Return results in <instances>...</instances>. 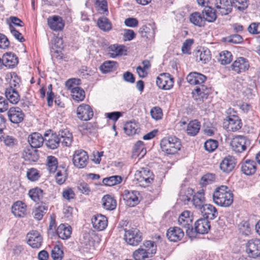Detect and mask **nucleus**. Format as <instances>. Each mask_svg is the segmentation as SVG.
I'll return each mask as SVG.
<instances>
[{
  "label": "nucleus",
  "instance_id": "nucleus-3",
  "mask_svg": "<svg viewBox=\"0 0 260 260\" xmlns=\"http://www.w3.org/2000/svg\"><path fill=\"white\" fill-rule=\"evenodd\" d=\"M156 251V245L154 241H144L143 245L133 252V257L135 260H144L151 257Z\"/></svg>",
  "mask_w": 260,
  "mask_h": 260
},
{
  "label": "nucleus",
  "instance_id": "nucleus-36",
  "mask_svg": "<svg viewBox=\"0 0 260 260\" xmlns=\"http://www.w3.org/2000/svg\"><path fill=\"white\" fill-rule=\"evenodd\" d=\"M48 208V207L46 204L42 203L34 209L32 211L34 217L38 220H41L47 213Z\"/></svg>",
  "mask_w": 260,
  "mask_h": 260
},
{
  "label": "nucleus",
  "instance_id": "nucleus-32",
  "mask_svg": "<svg viewBox=\"0 0 260 260\" xmlns=\"http://www.w3.org/2000/svg\"><path fill=\"white\" fill-rule=\"evenodd\" d=\"M45 139L38 133H34L29 136L28 141L33 148H39L43 144Z\"/></svg>",
  "mask_w": 260,
  "mask_h": 260
},
{
  "label": "nucleus",
  "instance_id": "nucleus-43",
  "mask_svg": "<svg viewBox=\"0 0 260 260\" xmlns=\"http://www.w3.org/2000/svg\"><path fill=\"white\" fill-rule=\"evenodd\" d=\"M108 49L110 56L113 58L122 55L123 51H125L124 46L115 44L111 45Z\"/></svg>",
  "mask_w": 260,
  "mask_h": 260
},
{
  "label": "nucleus",
  "instance_id": "nucleus-42",
  "mask_svg": "<svg viewBox=\"0 0 260 260\" xmlns=\"http://www.w3.org/2000/svg\"><path fill=\"white\" fill-rule=\"evenodd\" d=\"M72 96L74 100L79 102L84 100L85 98L84 91L79 86H76V88L72 89L71 91Z\"/></svg>",
  "mask_w": 260,
  "mask_h": 260
},
{
  "label": "nucleus",
  "instance_id": "nucleus-52",
  "mask_svg": "<svg viewBox=\"0 0 260 260\" xmlns=\"http://www.w3.org/2000/svg\"><path fill=\"white\" fill-rule=\"evenodd\" d=\"M55 179L56 182L58 184H62L67 179L66 170L64 168H62L61 170H57L55 175Z\"/></svg>",
  "mask_w": 260,
  "mask_h": 260
},
{
  "label": "nucleus",
  "instance_id": "nucleus-1",
  "mask_svg": "<svg viewBox=\"0 0 260 260\" xmlns=\"http://www.w3.org/2000/svg\"><path fill=\"white\" fill-rule=\"evenodd\" d=\"M206 79L205 75L197 72L190 73L186 77L189 84L197 85L192 91L193 98L196 101H203L211 92L210 88L203 84Z\"/></svg>",
  "mask_w": 260,
  "mask_h": 260
},
{
  "label": "nucleus",
  "instance_id": "nucleus-13",
  "mask_svg": "<svg viewBox=\"0 0 260 260\" xmlns=\"http://www.w3.org/2000/svg\"><path fill=\"white\" fill-rule=\"evenodd\" d=\"M139 195L138 191L128 190H125L122 194L126 205L129 207H134L139 203Z\"/></svg>",
  "mask_w": 260,
  "mask_h": 260
},
{
  "label": "nucleus",
  "instance_id": "nucleus-23",
  "mask_svg": "<svg viewBox=\"0 0 260 260\" xmlns=\"http://www.w3.org/2000/svg\"><path fill=\"white\" fill-rule=\"evenodd\" d=\"M47 23L50 28L54 31L61 30L64 26L62 18L57 15L49 17L47 19Z\"/></svg>",
  "mask_w": 260,
  "mask_h": 260
},
{
  "label": "nucleus",
  "instance_id": "nucleus-63",
  "mask_svg": "<svg viewBox=\"0 0 260 260\" xmlns=\"http://www.w3.org/2000/svg\"><path fill=\"white\" fill-rule=\"evenodd\" d=\"M150 113L152 117L155 119L158 120L161 119L162 116V111L159 107H154L151 110Z\"/></svg>",
  "mask_w": 260,
  "mask_h": 260
},
{
  "label": "nucleus",
  "instance_id": "nucleus-60",
  "mask_svg": "<svg viewBox=\"0 0 260 260\" xmlns=\"http://www.w3.org/2000/svg\"><path fill=\"white\" fill-rule=\"evenodd\" d=\"M11 76V79L10 81V87L12 86V88L16 89L17 87H19L20 78L15 73H12Z\"/></svg>",
  "mask_w": 260,
  "mask_h": 260
},
{
  "label": "nucleus",
  "instance_id": "nucleus-7",
  "mask_svg": "<svg viewBox=\"0 0 260 260\" xmlns=\"http://www.w3.org/2000/svg\"><path fill=\"white\" fill-rule=\"evenodd\" d=\"M124 239L126 242L132 246L138 245L142 240V233L136 228L125 230Z\"/></svg>",
  "mask_w": 260,
  "mask_h": 260
},
{
  "label": "nucleus",
  "instance_id": "nucleus-26",
  "mask_svg": "<svg viewBox=\"0 0 260 260\" xmlns=\"http://www.w3.org/2000/svg\"><path fill=\"white\" fill-rule=\"evenodd\" d=\"M204 191L201 190L193 195L191 202L194 208L202 210L203 208L206 205L205 204V198L204 197Z\"/></svg>",
  "mask_w": 260,
  "mask_h": 260
},
{
  "label": "nucleus",
  "instance_id": "nucleus-8",
  "mask_svg": "<svg viewBox=\"0 0 260 260\" xmlns=\"http://www.w3.org/2000/svg\"><path fill=\"white\" fill-rule=\"evenodd\" d=\"M135 177L144 186H148L153 181V175L148 168H143L137 171Z\"/></svg>",
  "mask_w": 260,
  "mask_h": 260
},
{
  "label": "nucleus",
  "instance_id": "nucleus-55",
  "mask_svg": "<svg viewBox=\"0 0 260 260\" xmlns=\"http://www.w3.org/2000/svg\"><path fill=\"white\" fill-rule=\"evenodd\" d=\"M95 5L98 8V10L102 14L108 13V5L106 0H96Z\"/></svg>",
  "mask_w": 260,
  "mask_h": 260
},
{
  "label": "nucleus",
  "instance_id": "nucleus-39",
  "mask_svg": "<svg viewBox=\"0 0 260 260\" xmlns=\"http://www.w3.org/2000/svg\"><path fill=\"white\" fill-rule=\"evenodd\" d=\"M196 60L202 63H206L211 59V54L209 50H198L196 55Z\"/></svg>",
  "mask_w": 260,
  "mask_h": 260
},
{
  "label": "nucleus",
  "instance_id": "nucleus-18",
  "mask_svg": "<svg viewBox=\"0 0 260 260\" xmlns=\"http://www.w3.org/2000/svg\"><path fill=\"white\" fill-rule=\"evenodd\" d=\"M216 12L221 15H226L231 12L232 2L230 0H216Z\"/></svg>",
  "mask_w": 260,
  "mask_h": 260
},
{
  "label": "nucleus",
  "instance_id": "nucleus-61",
  "mask_svg": "<svg viewBox=\"0 0 260 260\" xmlns=\"http://www.w3.org/2000/svg\"><path fill=\"white\" fill-rule=\"evenodd\" d=\"M10 29L12 35L20 42H23L25 41L24 38L22 34L15 29V28L11 25H9Z\"/></svg>",
  "mask_w": 260,
  "mask_h": 260
},
{
  "label": "nucleus",
  "instance_id": "nucleus-10",
  "mask_svg": "<svg viewBox=\"0 0 260 260\" xmlns=\"http://www.w3.org/2000/svg\"><path fill=\"white\" fill-rule=\"evenodd\" d=\"M156 82L159 88L169 90L173 86L174 78L169 73H162L157 77Z\"/></svg>",
  "mask_w": 260,
  "mask_h": 260
},
{
  "label": "nucleus",
  "instance_id": "nucleus-9",
  "mask_svg": "<svg viewBox=\"0 0 260 260\" xmlns=\"http://www.w3.org/2000/svg\"><path fill=\"white\" fill-rule=\"evenodd\" d=\"M73 162L76 168H84L88 162L87 153L82 149L75 151L73 156Z\"/></svg>",
  "mask_w": 260,
  "mask_h": 260
},
{
  "label": "nucleus",
  "instance_id": "nucleus-30",
  "mask_svg": "<svg viewBox=\"0 0 260 260\" xmlns=\"http://www.w3.org/2000/svg\"><path fill=\"white\" fill-rule=\"evenodd\" d=\"M56 233L59 238L68 239L72 234V228L68 224H60L56 229Z\"/></svg>",
  "mask_w": 260,
  "mask_h": 260
},
{
  "label": "nucleus",
  "instance_id": "nucleus-41",
  "mask_svg": "<svg viewBox=\"0 0 260 260\" xmlns=\"http://www.w3.org/2000/svg\"><path fill=\"white\" fill-rule=\"evenodd\" d=\"M23 157L26 160L29 162L37 161L39 157L38 150L34 149L25 150L23 154Z\"/></svg>",
  "mask_w": 260,
  "mask_h": 260
},
{
  "label": "nucleus",
  "instance_id": "nucleus-15",
  "mask_svg": "<svg viewBox=\"0 0 260 260\" xmlns=\"http://www.w3.org/2000/svg\"><path fill=\"white\" fill-rule=\"evenodd\" d=\"M237 164L236 159L233 156H225L220 163V169L224 173L229 174L235 168Z\"/></svg>",
  "mask_w": 260,
  "mask_h": 260
},
{
  "label": "nucleus",
  "instance_id": "nucleus-40",
  "mask_svg": "<svg viewBox=\"0 0 260 260\" xmlns=\"http://www.w3.org/2000/svg\"><path fill=\"white\" fill-rule=\"evenodd\" d=\"M117 68V63L114 61H106L101 66L100 70L103 73L115 71Z\"/></svg>",
  "mask_w": 260,
  "mask_h": 260
},
{
  "label": "nucleus",
  "instance_id": "nucleus-31",
  "mask_svg": "<svg viewBox=\"0 0 260 260\" xmlns=\"http://www.w3.org/2000/svg\"><path fill=\"white\" fill-rule=\"evenodd\" d=\"M3 61L4 66L9 68H14L18 62L17 57L11 52H8L3 55Z\"/></svg>",
  "mask_w": 260,
  "mask_h": 260
},
{
  "label": "nucleus",
  "instance_id": "nucleus-49",
  "mask_svg": "<svg viewBox=\"0 0 260 260\" xmlns=\"http://www.w3.org/2000/svg\"><path fill=\"white\" fill-rule=\"evenodd\" d=\"M218 60L222 64H229L232 60V55L228 51H222L219 54Z\"/></svg>",
  "mask_w": 260,
  "mask_h": 260
},
{
  "label": "nucleus",
  "instance_id": "nucleus-20",
  "mask_svg": "<svg viewBox=\"0 0 260 260\" xmlns=\"http://www.w3.org/2000/svg\"><path fill=\"white\" fill-rule=\"evenodd\" d=\"M232 69L238 74L245 72L249 68L248 60L244 57L238 58L232 64Z\"/></svg>",
  "mask_w": 260,
  "mask_h": 260
},
{
  "label": "nucleus",
  "instance_id": "nucleus-33",
  "mask_svg": "<svg viewBox=\"0 0 260 260\" xmlns=\"http://www.w3.org/2000/svg\"><path fill=\"white\" fill-rule=\"evenodd\" d=\"M102 205L107 210H113L115 209L117 203L116 200L110 195L107 194L102 198Z\"/></svg>",
  "mask_w": 260,
  "mask_h": 260
},
{
  "label": "nucleus",
  "instance_id": "nucleus-53",
  "mask_svg": "<svg viewBox=\"0 0 260 260\" xmlns=\"http://www.w3.org/2000/svg\"><path fill=\"white\" fill-rule=\"evenodd\" d=\"M63 255V251L58 245H55L51 251V256L53 260H61Z\"/></svg>",
  "mask_w": 260,
  "mask_h": 260
},
{
  "label": "nucleus",
  "instance_id": "nucleus-6",
  "mask_svg": "<svg viewBox=\"0 0 260 260\" xmlns=\"http://www.w3.org/2000/svg\"><path fill=\"white\" fill-rule=\"evenodd\" d=\"M191 213L189 211H184L178 217V224L182 228L186 230V233L189 237L193 236V228L192 226V217L190 215Z\"/></svg>",
  "mask_w": 260,
  "mask_h": 260
},
{
  "label": "nucleus",
  "instance_id": "nucleus-57",
  "mask_svg": "<svg viewBox=\"0 0 260 260\" xmlns=\"http://www.w3.org/2000/svg\"><path fill=\"white\" fill-rule=\"evenodd\" d=\"M193 39H188L183 43L181 50L184 54H190L191 46L193 44Z\"/></svg>",
  "mask_w": 260,
  "mask_h": 260
},
{
  "label": "nucleus",
  "instance_id": "nucleus-24",
  "mask_svg": "<svg viewBox=\"0 0 260 260\" xmlns=\"http://www.w3.org/2000/svg\"><path fill=\"white\" fill-rule=\"evenodd\" d=\"M11 209L15 216L23 217L26 214L27 206L22 201H18L13 204Z\"/></svg>",
  "mask_w": 260,
  "mask_h": 260
},
{
  "label": "nucleus",
  "instance_id": "nucleus-54",
  "mask_svg": "<svg viewBox=\"0 0 260 260\" xmlns=\"http://www.w3.org/2000/svg\"><path fill=\"white\" fill-rule=\"evenodd\" d=\"M232 5L238 10L243 11L248 7V0H233Z\"/></svg>",
  "mask_w": 260,
  "mask_h": 260
},
{
  "label": "nucleus",
  "instance_id": "nucleus-11",
  "mask_svg": "<svg viewBox=\"0 0 260 260\" xmlns=\"http://www.w3.org/2000/svg\"><path fill=\"white\" fill-rule=\"evenodd\" d=\"M242 125L241 120L235 115L228 116L223 122V127L229 131L236 132L241 128Z\"/></svg>",
  "mask_w": 260,
  "mask_h": 260
},
{
  "label": "nucleus",
  "instance_id": "nucleus-29",
  "mask_svg": "<svg viewBox=\"0 0 260 260\" xmlns=\"http://www.w3.org/2000/svg\"><path fill=\"white\" fill-rule=\"evenodd\" d=\"M200 211L207 219L213 220L218 216L217 209L211 204H206Z\"/></svg>",
  "mask_w": 260,
  "mask_h": 260
},
{
  "label": "nucleus",
  "instance_id": "nucleus-35",
  "mask_svg": "<svg viewBox=\"0 0 260 260\" xmlns=\"http://www.w3.org/2000/svg\"><path fill=\"white\" fill-rule=\"evenodd\" d=\"M46 137L45 141L47 147L54 149L59 146L60 142L58 135L52 134L50 136L46 135Z\"/></svg>",
  "mask_w": 260,
  "mask_h": 260
},
{
  "label": "nucleus",
  "instance_id": "nucleus-37",
  "mask_svg": "<svg viewBox=\"0 0 260 260\" xmlns=\"http://www.w3.org/2000/svg\"><path fill=\"white\" fill-rule=\"evenodd\" d=\"M189 20L191 23L199 27H202L205 25V17L199 12H196L191 14Z\"/></svg>",
  "mask_w": 260,
  "mask_h": 260
},
{
  "label": "nucleus",
  "instance_id": "nucleus-2",
  "mask_svg": "<svg viewBox=\"0 0 260 260\" xmlns=\"http://www.w3.org/2000/svg\"><path fill=\"white\" fill-rule=\"evenodd\" d=\"M212 197L214 202L221 207H229L233 202V194L226 186L221 185L217 187Z\"/></svg>",
  "mask_w": 260,
  "mask_h": 260
},
{
  "label": "nucleus",
  "instance_id": "nucleus-14",
  "mask_svg": "<svg viewBox=\"0 0 260 260\" xmlns=\"http://www.w3.org/2000/svg\"><path fill=\"white\" fill-rule=\"evenodd\" d=\"M246 250L249 257L255 258L260 256V240L255 239L249 240Z\"/></svg>",
  "mask_w": 260,
  "mask_h": 260
},
{
  "label": "nucleus",
  "instance_id": "nucleus-19",
  "mask_svg": "<svg viewBox=\"0 0 260 260\" xmlns=\"http://www.w3.org/2000/svg\"><path fill=\"white\" fill-rule=\"evenodd\" d=\"M166 235L168 240L174 242L180 241L184 236L183 230L177 226L170 227L167 230Z\"/></svg>",
  "mask_w": 260,
  "mask_h": 260
},
{
  "label": "nucleus",
  "instance_id": "nucleus-56",
  "mask_svg": "<svg viewBox=\"0 0 260 260\" xmlns=\"http://www.w3.org/2000/svg\"><path fill=\"white\" fill-rule=\"evenodd\" d=\"M80 84L81 80L79 79L71 78L66 82L65 85L68 89L72 91V89L76 88V86H78Z\"/></svg>",
  "mask_w": 260,
  "mask_h": 260
},
{
  "label": "nucleus",
  "instance_id": "nucleus-62",
  "mask_svg": "<svg viewBox=\"0 0 260 260\" xmlns=\"http://www.w3.org/2000/svg\"><path fill=\"white\" fill-rule=\"evenodd\" d=\"M226 41L229 43L239 44L243 41V38L239 35H233L227 37Z\"/></svg>",
  "mask_w": 260,
  "mask_h": 260
},
{
  "label": "nucleus",
  "instance_id": "nucleus-44",
  "mask_svg": "<svg viewBox=\"0 0 260 260\" xmlns=\"http://www.w3.org/2000/svg\"><path fill=\"white\" fill-rule=\"evenodd\" d=\"M99 27L104 31H108L112 28V24L108 18L105 17L99 18L97 21Z\"/></svg>",
  "mask_w": 260,
  "mask_h": 260
},
{
  "label": "nucleus",
  "instance_id": "nucleus-12",
  "mask_svg": "<svg viewBox=\"0 0 260 260\" xmlns=\"http://www.w3.org/2000/svg\"><path fill=\"white\" fill-rule=\"evenodd\" d=\"M77 115L79 119L88 121L92 118L93 112L89 105L82 104L77 109Z\"/></svg>",
  "mask_w": 260,
  "mask_h": 260
},
{
  "label": "nucleus",
  "instance_id": "nucleus-22",
  "mask_svg": "<svg viewBox=\"0 0 260 260\" xmlns=\"http://www.w3.org/2000/svg\"><path fill=\"white\" fill-rule=\"evenodd\" d=\"M91 223L94 229L101 231L106 228L108 224V220L105 216L96 214L91 218Z\"/></svg>",
  "mask_w": 260,
  "mask_h": 260
},
{
  "label": "nucleus",
  "instance_id": "nucleus-46",
  "mask_svg": "<svg viewBox=\"0 0 260 260\" xmlns=\"http://www.w3.org/2000/svg\"><path fill=\"white\" fill-rule=\"evenodd\" d=\"M122 181V178L120 176H112L105 178L103 180L104 184L107 186H113L120 183Z\"/></svg>",
  "mask_w": 260,
  "mask_h": 260
},
{
  "label": "nucleus",
  "instance_id": "nucleus-47",
  "mask_svg": "<svg viewBox=\"0 0 260 260\" xmlns=\"http://www.w3.org/2000/svg\"><path fill=\"white\" fill-rule=\"evenodd\" d=\"M204 13V14H203L202 16L205 17V22L207 21L212 22L216 20L217 17L216 11H215L211 8H208L203 12Z\"/></svg>",
  "mask_w": 260,
  "mask_h": 260
},
{
  "label": "nucleus",
  "instance_id": "nucleus-38",
  "mask_svg": "<svg viewBox=\"0 0 260 260\" xmlns=\"http://www.w3.org/2000/svg\"><path fill=\"white\" fill-rule=\"evenodd\" d=\"M29 198L35 202H39L43 198L44 191L39 187H35L28 191Z\"/></svg>",
  "mask_w": 260,
  "mask_h": 260
},
{
  "label": "nucleus",
  "instance_id": "nucleus-50",
  "mask_svg": "<svg viewBox=\"0 0 260 260\" xmlns=\"http://www.w3.org/2000/svg\"><path fill=\"white\" fill-rule=\"evenodd\" d=\"M239 230L243 235L247 236L250 234L251 226L248 221H243L238 225Z\"/></svg>",
  "mask_w": 260,
  "mask_h": 260
},
{
  "label": "nucleus",
  "instance_id": "nucleus-51",
  "mask_svg": "<svg viewBox=\"0 0 260 260\" xmlns=\"http://www.w3.org/2000/svg\"><path fill=\"white\" fill-rule=\"evenodd\" d=\"M218 141L213 139H209L204 143V147L206 150L209 152L214 151L218 146Z\"/></svg>",
  "mask_w": 260,
  "mask_h": 260
},
{
  "label": "nucleus",
  "instance_id": "nucleus-59",
  "mask_svg": "<svg viewBox=\"0 0 260 260\" xmlns=\"http://www.w3.org/2000/svg\"><path fill=\"white\" fill-rule=\"evenodd\" d=\"M26 175L28 179L32 181L37 180L40 177L38 170L34 168L28 170Z\"/></svg>",
  "mask_w": 260,
  "mask_h": 260
},
{
  "label": "nucleus",
  "instance_id": "nucleus-48",
  "mask_svg": "<svg viewBox=\"0 0 260 260\" xmlns=\"http://www.w3.org/2000/svg\"><path fill=\"white\" fill-rule=\"evenodd\" d=\"M138 129V125L135 122L129 121L127 122L124 127L125 134L128 136H132L135 134Z\"/></svg>",
  "mask_w": 260,
  "mask_h": 260
},
{
  "label": "nucleus",
  "instance_id": "nucleus-27",
  "mask_svg": "<svg viewBox=\"0 0 260 260\" xmlns=\"http://www.w3.org/2000/svg\"><path fill=\"white\" fill-rule=\"evenodd\" d=\"M6 100L12 104H17L20 99V96L16 88L9 87L5 90Z\"/></svg>",
  "mask_w": 260,
  "mask_h": 260
},
{
  "label": "nucleus",
  "instance_id": "nucleus-28",
  "mask_svg": "<svg viewBox=\"0 0 260 260\" xmlns=\"http://www.w3.org/2000/svg\"><path fill=\"white\" fill-rule=\"evenodd\" d=\"M59 142L64 146L70 147L73 142V136L68 129H64L59 131L58 133Z\"/></svg>",
  "mask_w": 260,
  "mask_h": 260
},
{
  "label": "nucleus",
  "instance_id": "nucleus-4",
  "mask_svg": "<svg viewBox=\"0 0 260 260\" xmlns=\"http://www.w3.org/2000/svg\"><path fill=\"white\" fill-rule=\"evenodd\" d=\"M160 145L162 151L167 154L176 153L181 146L180 140L175 136L164 138L161 140Z\"/></svg>",
  "mask_w": 260,
  "mask_h": 260
},
{
  "label": "nucleus",
  "instance_id": "nucleus-64",
  "mask_svg": "<svg viewBox=\"0 0 260 260\" xmlns=\"http://www.w3.org/2000/svg\"><path fill=\"white\" fill-rule=\"evenodd\" d=\"M62 194L63 198L68 201L73 199L75 196L74 191L71 188L64 190Z\"/></svg>",
  "mask_w": 260,
  "mask_h": 260
},
{
  "label": "nucleus",
  "instance_id": "nucleus-21",
  "mask_svg": "<svg viewBox=\"0 0 260 260\" xmlns=\"http://www.w3.org/2000/svg\"><path fill=\"white\" fill-rule=\"evenodd\" d=\"M210 229V222L205 218L199 219L194 223L193 231L197 233L200 234H207Z\"/></svg>",
  "mask_w": 260,
  "mask_h": 260
},
{
  "label": "nucleus",
  "instance_id": "nucleus-16",
  "mask_svg": "<svg viewBox=\"0 0 260 260\" xmlns=\"http://www.w3.org/2000/svg\"><path fill=\"white\" fill-rule=\"evenodd\" d=\"M8 117L10 121L15 124L21 122L24 117V114L21 109L18 107H12L7 112Z\"/></svg>",
  "mask_w": 260,
  "mask_h": 260
},
{
  "label": "nucleus",
  "instance_id": "nucleus-58",
  "mask_svg": "<svg viewBox=\"0 0 260 260\" xmlns=\"http://www.w3.org/2000/svg\"><path fill=\"white\" fill-rule=\"evenodd\" d=\"M248 32L252 35L260 34V22H252L248 26Z\"/></svg>",
  "mask_w": 260,
  "mask_h": 260
},
{
  "label": "nucleus",
  "instance_id": "nucleus-34",
  "mask_svg": "<svg viewBox=\"0 0 260 260\" xmlns=\"http://www.w3.org/2000/svg\"><path fill=\"white\" fill-rule=\"evenodd\" d=\"M200 127V122L198 120H191L187 124L186 133L190 136H194L199 133Z\"/></svg>",
  "mask_w": 260,
  "mask_h": 260
},
{
  "label": "nucleus",
  "instance_id": "nucleus-45",
  "mask_svg": "<svg viewBox=\"0 0 260 260\" xmlns=\"http://www.w3.org/2000/svg\"><path fill=\"white\" fill-rule=\"evenodd\" d=\"M47 166L50 173H54L58 166L57 159L54 156H48L47 157Z\"/></svg>",
  "mask_w": 260,
  "mask_h": 260
},
{
  "label": "nucleus",
  "instance_id": "nucleus-17",
  "mask_svg": "<svg viewBox=\"0 0 260 260\" xmlns=\"http://www.w3.org/2000/svg\"><path fill=\"white\" fill-rule=\"evenodd\" d=\"M27 243L33 248H39L43 242V238L37 231H31L26 236Z\"/></svg>",
  "mask_w": 260,
  "mask_h": 260
},
{
  "label": "nucleus",
  "instance_id": "nucleus-25",
  "mask_svg": "<svg viewBox=\"0 0 260 260\" xmlns=\"http://www.w3.org/2000/svg\"><path fill=\"white\" fill-rule=\"evenodd\" d=\"M256 165L254 160L247 159L241 164V172L246 175L254 174L256 171Z\"/></svg>",
  "mask_w": 260,
  "mask_h": 260
},
{
  "label": "nucleus",
  "instance_id": "nucleus-5",
  "mask_svg": "<svg viewBox=\"0 0 260 260\" xmlns=\"http://www.w3.org/2000/svg\"><path fill=\"white\" fill-rule=\"evenodd\" d=\"M250 144V140L246 137L241 135L235 136L231 142L232 150L237 153L245 151Z\"/></svg>",
  "mask_w": 260,
  "mask_h": 260
}]
</instances>
